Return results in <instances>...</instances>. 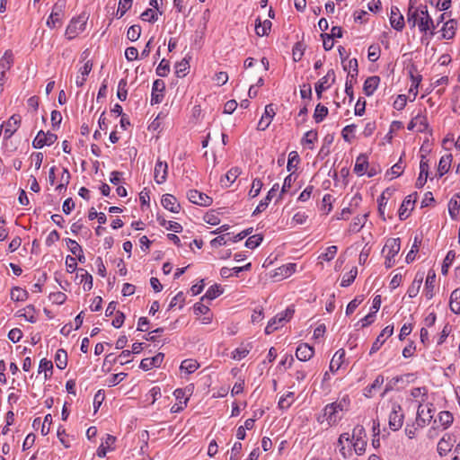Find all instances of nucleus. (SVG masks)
Listing matches in <instances>:
<instances>
[{
	"label": "nucleus",
	"instance_id": "30",
	"mask_svg": "<svg viewBox=\"0 0 460 460\" xmlns=\"http://www.w3.org/2000/svg\"><path fill=\"white\" fill-rule=\"evenodd\" d=\"M460 208V192L455 194V196L449 200L448 211L449 215L453 219L457 218V211Z\"/></svg>",
	"mask_w": 460,
	"mask_h": 460
},
{
	"label": "nucleus",
	"instance_id": "1",
	"mask_svg": "<svg viewBox=\"0 0 460 460\" xmlns=\"http://www.w3.org/2000/svg\"><path fill=\"white\" fill-rule=\"evenodd\" d=\"M349 398L348 395L343 396L338 401L327 404L323 409V417L326 418L327 425H336L341 420L340 411H347L349 407Z\"/></svg>",
	"mask_w": 460,
	"mask_h": 460
},
{
	"label": "nucleus",
	"instance_id": "52",
	"mask_svg": "<svg viewBox=\"0 0 460 460\" xmlns=\"http://www.w3.org/2000/svg\"><path fill=\"white\" fill-rule=\"evenodd\" d=\"M141 34V27L134 24L130 26L127 31V37L131 41H136L139 39Z\"/></svg>",
	"mask_w": 460,
	"mask_h": 460
},
{
	"label": "nucleus",
	"instance_id": "28",
	"mask_svg": "<svg viewBox=\"0 0 460 460\" xmlns=\"http://www.w3.org/2000/svg\"><path fill=\"white\" fill-rule=\"evenodd\" d=\"M384 376L382 375H378L372 385L367 386L364 389V395L367 398H371L374 394V392L376 389H379L381 385L384 384Z\"/></svg>",
	"mask_w": 460,
	"mask_h": 460
},
{
	"label": "nucleus",
	"instance_id": "13",
	"mask_svg": "<svg viewBox=\"0 0 460 460\" xmlns=\"http://www.w3.org/2000/svg\"><path fill=\"white\" fill-rule=\"evenodd\" d=\"M164 353L159 352L152 358H144L140 362V368H142L144 371H147L153 367H159L164 360Z\"/></svg>",
	"mask_w": 460,
	"mask_h": 460
},
{
	"label": "nucleus",
	"instance_id": "16",
	"mask_svg": "<svg viewBox=\"0 0 460 460\" xmlns=\"http://www.w3.org/2000/svg\"><path fill=\"white\" fill-rule=\"evenodd\" d=\"M332 76V83H334L335 81V75H334V71L332 69V70H329L327 75H324L323 78H321L316 84H315V92H316V94H317V97L318 99H321L322 98V93H323V91H324L326 88L330 87V84H328L329 82V78Z\"/></svg>",
	"mask_w": 460,
	"mask_h": 460
},
{
	"label": "nucleus",
	"instance_id": "4",
	"mask_svg": "<svg viewBox=\"0 0 460 460\" xmlns=\"http://www.w3.org/2000/svg\"><path fill=\"white\" fill-rule=\"evenodd\" d=\"M403 421L404 413L402 406L397 402H393L389 414V428L394 431H397L402 427Z\"/></svg>",
	"mask_w": 460,
	"mask_h": 460
},
{
	"label": "nucleus",
	"instance_id": "63",
	"mask_svg": "<svg viewBox=\"0 0 460 460\" xmlns=\"http://www.w3.org/2000/svg\"><path fill=\"white\" fill-rule=\"evenodd\" d=\"M141 19L146 22H155L157 20V13L153 9L149 8L142 13Z\"/></svg>",
	"mask_w": 460,
	"mask_h": 460
},
{
	"label": "nucleus",
	"instance_id": "32",
	"mask_svg": "<svg viewBox=\"0 0 460 460\" xmlns=\"http://www.w3.org/2000/svg\"><path fill=\"white\" fill-rule=\"evenodd\" d=\"M367 214H364L362 216H358L353 218V221L349 225V231L357 233L360 231V229L364 226L366 221H367Z\"/></svg>",
	"mask_w": 460,
	"mask_h": 460
},
{
	"label": "nucleus",
	"instance_id": "10",
	"mask_svg": "<svg viewBox=\"0 0 460 460\" xmlns=\"http://www.w3.org/2000/svg\"><path fill=\"white\" fill-rule=\"evenodd\" d=\"M165 90V84L161 79H156L153 83L152 87V96H151V104H157L163 101L164 92Z\"/></svg>",
	"mask_w": 460,
	"mask_h": 460
},
{
	"label": "nucleus",
	"instance_id": "47",
	"mask_svg": "<svg viewBox=\"0 0 460 460\" xmlns=\"http://www.w3.org/2000/svg\"><path fill=\"white\" fill-rule=\"evenodd\" d=\"M452 163V155H447L441 157L438 163V172H448Z\"/></svg>",
	"mask_w": 460,
	"mask_h": 460
},
{
	"label": "nucleus",
	"instance_id": "17",
	"mask_svg": "<svg viewBox=\"0 0 460 460\" xmlns=\"http://www.w3.org/2000/svg\"><path fill=\"white\" fill-rule=\"evenodd\" d=\"M314 354V349L313 347L308 345L307 343H301L298 345L296 350V357L300 361L309 360Z\"/></svg>",
	"mask_w": 460,
	"mask_h": 460
},
{
	"label": "nucleus",
	"instance_id": "41",
	"mask_svg": "<svg viewBox=\"0 0 460 460\" xmlns=\"http://www.w3.org/2000/svg\"><path fill=\"white\" fill-rule=\"evenodd\" d=\"M199 367V364L197 360L188 358L181 362V370H185L188 374H191L195 372Z\"/></svg>",
	"mask_w": 460,
	"mask_h": 460
},
{
	"label": "nucleus",
	"instance_id": "14",
	"mask_svg": "<svg viewBox=\"0 0 460 460\" xmlns=\"http://www.w3.org/2000/svg\"><path fill=\"white\" fill-rule=\"evenodd\" d=\"M276 112L273 109L272 104H268L265 107L264 114L261 116L257 128L259 130H265L270 124L272 119L274 118Z\"/></svg>",
	"mask_w": 460,
	"mask_h": 460
},
{
	"label": "nucleus",
	"instance_id": "26",
	"mask_svg": "<svg viewBox=\"0 0 460 460\" xmlns=\"http://www.w3.org/2000/svg\"><path fill=\"white\" fill-rule=\"evenodd\" d=\"M271 22L269 20H265L261 22L260 18H257L255 21V32L258 36L262 37L269 34V31L271 28Z\"/></svg>",
	"mask_w": 460,
	"mask_h": 460
},
{
	"label": "nucleus",
	"instance_id": "18",
	"mask_svg": "<svg viewBox=\"0 0 460 460\" xmlns=\"http://www.w3.org/2000/svg\"><path fill=\"white\" fill-rule=\"evenodd\" d=\"M390 22L392 27L396 31H402L404 27L403 16L395 6H393L391 9Z\"/></svg>",
	"mask_w": 460,
	"mask_h": 460
},
{
	"label": "nucleus",
	"instance_id": "43",
	"mask_svg": "<svg viewBox=\"0 0 460 460\" xmlns=\"http://www.w3.org/2000/svg\"><path fill=\"white\" fill-rule=\"evenodd\" d=\"M28 292L19 287H14L11 290V299L13 301H25L28 298Z\"/></svg>",
	"mask_w": 460,
	"mask_h": 460
},
{
	"label": "nucleus",
	"instance_id": "45",
	"mask_svg": "<svg viewBox=\"0 0 460 460\" xmlns=\"http://www.w3.org/2000/svg\"><path fill=\"white\" fill-rule=\"evenodd\" d=\"M420 243H421V239L419 238L418 236H415L411 249L406 255V262L407 263H411L415 260V256L419 251V246L420 245Z\"/></svg>",
	"mask_w": 460,
	"mask_h": 460
},
{
	"label": "nucleus",
	"instance_id": "6",
	"mask_svg": "<svg viewBox=\"0 0 460 460\" xmlns=\"http://www.w3.org/2000/svg\"><path fill=\"white\" fill-rule=\"evenodd\" d=\"M187 198L191 203L201 207H208L213 202L212 198L197 190H189L187 192Z\"/></svg>",
	"mask_w": 460,
	"mask_h": 460
},
{
	"label": "nucleus",
	"instance_id": "31",
	"mask_svg": "<svg viewBox=\"0 0 460 460\" xmlns=\"http://www.w3.org/2000/svg\"><path fill=\"white\" fill-rule=\"evenodd\" d=\"M456 22L455 20H449L445 22L442 28V36L444 39L450 40L455 36Z\"/></svg>",
	"mask_w": 460,
	"mask_h": 460
},
{
	"label": "nucleus",
	"instance_id": "40",
	"mask_svg": "<svg viewBox=\"0 0 460 460\" xmlns=\"http://www.w3.org/2000/svg\"><path fill=\"white\" fill-rule=\"evenodd\" d=\"M174 396L176 397V399L180 402V403H183V406L181 405V406H178L176 409H175V406H173L172 408V412H178L179 411L182 410L184 406L187 405V402H188V397H186L185 395V392L184 390L182 389H176L173 393Z\"/></svg>",
	"mask_w": 460,
	"mask_h": 460
},
{
	"label": "nucleus",
	"instance_id": "25",
	"mask_svg": "<svg viewBox=\"0 0 460 460\" xmlns=\"http://www.w3.org/2000/svg\"><path fill=\"white\" fill-rule=\"evenodd\" d=\"M436 273L429 270L425 282V296L428 299H431L434 296Z\"/></svg>",
	"mask_w": 460,
	"mask_h": 460
},
{
	"label": "nucleus",
	"instance_id": "54",
	"mask_svg": "<svg viewBox=\"0 0 460 460\" xmlns=\"http://www.w3.org/2000/svg\"><path fill=\"white\" fill-rule=\"evenodd\" d=\"M263 236L261 234L252 235L246 240L245 246L249 249H254L261 244Z\"/></svg>",
	"mask_w": 460,
	"mask_h": 460
},
{
	"label": "nucleus",
	"instance_id": "7",
	"mask_svg": "<svg viewBox=\"0 0 460 460\" xmlns=\"http://www.w3.org/2000/svg\"><path fill=\"white\" fill-rule=\"evenodd\" d=\"M433 405L430 403V407L428 408V416L424 415V406L422 403H420L417 410V416L414 424L417 425L419 429L424 428L426 425L429 424L431 420L433 419Z\"/></svg>",
	"mask_w": 460,
	"mask_h": 460
},
{
	"label": "nucleus",
	"instance_id": "56",
	"mask_svg": "<svg viewBox=\"0 0 460 460\" xmlns=\"http://www.w3.org/2000/svg\"><path fill=\"white\" fill-rule=\"evenodd\" d=\"M368 165L367 158L365 155H359L356 161L354 172H360L367 170Z\"/></svg>",
	"mask_w": 460,
	"mask_h": 460
},
{
	"label": "nucleus",
	"instance_id": "23",
	"mask_svg": "<svg viewBox=\"0 0 460 460\" xmlns=\"http://www.w3.org/2000/svg\"><path fill=\"white\" fill-rule=\"evenodd\" d=\"M379 82H380L379 76L373 75V76L367 77L366 79V81L364 83V86H363L364 93L367 96H371L374 93V92L376 90V88L379 84Z\"/></svg>",
	"mask_w": 460,
	"mask_h": 460
},
{
	"label": "nucleus",
	"instance_id": "57",
	"mask_svg": "<svg viewBox=\"0 0 460 460\" xmlns=\"http://www.w3.org/2000/svg\"><path fill=\"white\" fill-rule=\"evenodd\" d=\"M237 176L238 174H221L219 182L222 187L227 188L236 181Z\"/></svg>",
	"mask_w": 460,
	"mask_h": 460
},
{
	"label": "nucleus",
	"instance_id": "11",
	"mask_svg": "<svg viewBox=\"0 0 460 460\" xmlns=\"http://www.w3.org/2000/svg\"><path fill=\"white\" fill-rule=\"evenodd\" d=\"M85 22L81 18L73 19L66 30V36L68 40L75 38L79 32L84 30Z\"/></svg>",
	"mask_w": 460,
	"mask_h": 460
},
{
	"label": "nucleus",
	"instance_id": "27",
	"mask_svg": "<svg viewBox=\"0 0 460 460\" xmlns=\"http://www.w3.org/2000/svg\"><path fill=\"white\" fill-rule=\"evenodd\" d=\"M449 307L453 313L460 314V288H456L451 293Z\"/></svg>",
	"mask_w": 460,
	"mask_h": 460
},
{
	"label": "nucleus",
	"instance_id": "24",
	"mask_svg": "<svg viewBox=\"0 0 460 460\" xmlns=\"http://www.w3.org/2000/svg\"><path fill=\"white\" fill-rule=\"evenodd\" d=\"M401 249V240L400 238H390L386 241L385 245L384 247V251L387 250V254L392 257H395Z\"/></svg>",
	"mask_w": 460,
	"mask_h": 460
},
{
	"label": "nucleus",
	"instance_id": "59",
	"mask_svg": "<svg viewBox=\"0 0 460 460\" xmlns=\"http://www.w3.org/2000/svg\"><path fill=\"white\" fill-rule=\"evenodd\" d=\"M299 163V156L296 152L293 151L288 155V161L287 164V169L288 172L296 168Z\"/></svg>",
	"mask_w": 460,
	"mask_h": 460
},
{
	"label": "nucleus",
	"instance_id": "3",
	"mask_svg": "<svg viewBox=\"0 0 460 460\" xmlns=\"http://www.w3.org/2000/svg\"><path fill=\"white\" fill-rule=\"evenodd\" d=\"M294 309L288 307L284 312L278 314L275 317L270 319L265 328V333L270 334L279 329V326H282L285 322H288L291 319Z\"/></svg>",
	"mask_w": 460,
	"mask_h": 460
},
{
	"label": "nucleus",
	"instance_id": "62",
	"mask_svg": "<svg viewBox=\"0 0 460 460\" xmlns=\"http://www.w3.org/2000/svg\"><path fill=\"white\" fill-rule=\"evenodd\" d=\"M132 0H119L117 13H119V18H121L128 10L131 7Z\"/></svg>",
	"mask_w": 460,
	"mask_h": 460
},
{
	"label": "nucleus",
	"instance_id": "35",
	"mask_svg": "<svg viewBox=\"0 0 460 460\" xmlns=\"http://www.w3.org/2000/svg\"><path fill=\"white\" fill-rule=\"evenodd\" d=\"M420 16V10L414 8L412 4H410L407 19L408 23L411 27H415L416 25H418V22Z\"/></svg>",
	"mask_w": 460,
	"mask_h": 460
},
{
	"label": "nucleus",
	"instance_id": "55",
	"mask_svg": "<svg viewBox=\"0 0 460 460\" xmlns=\"http://www.w3.org/2000/svg\"><path fill=\"white\" fill-rule=\"evenodd\" d=\"M31 167H33L35 171H38L40 168L42 160H43V154L40 152L33 153L31 157Z\"/></svg>",
	"mask_w": 460,
	"mask_h": 460
},
{
	"label": "nucleus",
	"instance_id": "49",
	"mask_svg": "<svg viewBox=\"0 0 460 460\" xmlns=\"http://www.w3.org/2000/svg\"><path fill=\"white\" fill-rule=\"evenodd\" d=\"M456 257V252L454 251H449L443 261V264L441 267V272L443 275H447L448 272V269L452 264L454 259Z\"/></svg>",
	"mask_w": 460,
	"mask_h": 460
},
{
	"label": "nucleus",
	"instance_id": "48",
	"mask_svg": "<svg viewBox=\"0 0 460 460\" xmlns=\"http://www.w3.org/2000/svg\"><path fill=\"white\" fill-rule=\"evenodd\" d=\"M333 197L331 194H325L322 200L321 210L323 214H329L332 209Z\"/></svg>",
	"mask_w": 460,
	"mask_h": 460
},
{
	"label": "nucleus",
	"instance_id": "5",
	"mask_svg": "<svg viewBox=\"0 0 460 460\" xmlns=\"http://www.w3.org/2000/svg\"><path fill=\"white\" fill-rule=\"evenodd\" d=\"M57 139L58 136L56 134L49 131L44 132L43 130H40L32 142V146L34 148H42L45 146L54 144Z\"/></svg>",
	"mask_w": 460,
	"mask_h": 460
},
{
	"label": "nucleus",
	"instance_id": "9",
	"mask_svg": "<svg viewBox=\"0 0 460 460\" xmlns=\"http://www.w3.org/2000/svg\"><path fill=\"white\" fill-rule=\"evenodd\" d=\"M456 442L454 437L450 433H446L438 443V453L439 456H446L453 448Z\"/></svg>",
	"mask_w": 460,
	"mask_h": 460
},
{
	"label": "nucleus",
	"instance_id": "60",
	"mask_svg": "<svg viewBox=\"0 0 460 460\" xmlns=\"http://www.w3.org/2000/svg\"><path fill=\"white\" fill-rule=\"evenodd\" d=\"M126 86H127L126 79H121L119 82L117 96L122 102L126 101L127 95H128V91L126 89Z\"/></svg>",
	"mask_w": 460,
	"mask_h": 460
},
{
	"label": "nucleus",
	"instance_id": "20",
	"mask_svg": "<svg viewBox=\"0 0 460 460\" xmlns=\"http://www.w3.org/2000/svg\"><path fill=\"white\" fill-rule=\"evenodd\" d=\"M21 123V118L19 115H13L8 121L5 123V128L4 132V138H10L13 133L17 130Z\"/></svg>",
	"mask_w": 460,
	"mask_h": 460
},
{
	"label": "nucleus",
	"instance_id": "58",
	"mask_svg": "<svg viewBox=\"0 0 460 460\" xmlns=\"http://www.w3.org/2000/svg\"><path fill=\"white\" fill-rule=\"evenodd\" d=\"M170 71V65H169V61L166 60V59H162L160 64L158 65L157 68H156V74L159 75V76H162V77H164L168 75Z\"/></svg>",
	"mask_w": 460,
	"mask_h": 460
},
{
	"label": "nucleus",
	"instance_id": "39",
	"mask_svg": "<svg viewBox=\"0 0 460 460\" xmlns=\"http://www.w3.org/2000/svg\"><path fill=\"white\" fill-rule=\"evenodd\" d=\"M55 362L57 367L59 369L66 368L67 365V354L66 351L63 349H58L56 356H55Z\"/></svg>",
	"mask_w": 460,
	"mask_h": 460
},
{
	"label": "nucleus",
	"instance_id": "64",
	"mask_svg": "<svg viewBox=\"0 0 460 460\" xmlns=\"http://www.w3.org/2000/svg\"><path fill=\"white\" fill-rule=\"evenodd\" d=\"M304 47L301 42H297L293 48V59L295 62L299 61L304 55Z\"/></svg>",
	"mask_w": 460,
	"mask_h": 460
},
{
	"label": "nucleus",
	"instance_id": "15",
	"mask_svg": "<svg viewBox=\"0 0 460 460\" xmlns=\"http://www.w3.org/2000/svg\"><path fill=\"white\" fill-rule=\"evenodd\" d=\"M161 203L165 209H167L172 213L180 212L181 205L177 201V199L172 194L164 195L162 197Z\"/></svg>",
	"mask_w": 460,
	"mask_h": 460
},
{
	"label": "nucleus",
	"instance_id": "38",
	"mask_svg": "<svg viewBox=\"0 0 460 460\" xmlns=\"http://www.w3.org/2000/svg\"><path fill=\"white\" fill-rule=\"evenodd\" d=\"M13 62V55L11 50H6L0 60V69L8 71Z\"/></svg>",
	"mask_w": 460,
	"mask_h": 460
},
{
	"label": "nucleus",
	"instance_id": "21",
	"mask_svg": "<svg viewBox=\"0 0 460 460\" xmlns=\"http://www.w3.org/2000/svg\"><path fill=\"white\" fill-rule=\"evenodd\" d=\"M421 16L420 17V20L418 22V27L420 31H427L430 29V27H434L433 21L429 15L427 7L425 6L424 9L420 10Z\"/></svg>",
	"mask_w": 460,
	"mask_h": 460
},
{
	"label": "nucleus",
	"instance_id": "44",
	"mask_svg": "<svg viewBox=\"0 0 460 460\" xmlns=\"http://www.w3.org/2000/svg\"><path fill=\"white\" fill-rule=\"evenodd\" d=\"M358 275L357 267H353L349 272L345 273L342 277L341 286L349 287L356 279Z\"/></svg>",
	"mask_w": 460,
	"mask_h": 460
},
{
	"label": "nucleus",
	"instance_id": "51",
	"mask_svg": "<svg viewBox=\"0 0 460 460\" xmlns=\"http://www.w3.org/2000/svg\"><path fill=\"white\" fill-rule=\"evenodd\" d=\"M175 68H176L175 74L178 77L185 76L190 68L188 60L183 58L181 62L176 64Z\"/></svg>",
	"mask_w": 460,
	"mask_h": 460
},
{
	"label": "nucleus",
	"instance_id": "46",
	"mask_svg": "<svg viewBox=\"0 0 460 460\" xmlns=\"http://www.w3.org/2000/svg\"><path fill=\"white\" fill-rule=\"evenodd\" d=\"M454 418L450 411H444L439 412L438 414V421L444 427V429H447L453 422Z\"/></svg>",
	"mask_w": 460,
	"mask_h": 460
},
{
	"label": "nucleus",
	"instance_id": "33",
	"mask_svg": "<svg viewBox=\"0 0 460 460\" xmlns=\"http://www.w3.org/2000/svg\"><path fill=\"white\" fill-rule=\"evenodd\" d=\"M422 280H423L422 276L418 278V275H417L415 277V279H413L412 283L411 284V286L408 288V290H407V294H408L409 297L412 298L418 295V293L420 289L421 284H422Z\"/></svg>",
	"mask_w": 460,
	"mask_h": 460
},
{
	"label": "nucleus",
	"instance_id": "22",
	"mask_svg": "<svg viewBox=\"0 0 460 460\" xmlns=\"http://www.w3.org/2000/svg\"><path fill=\"white\" fill-rule=\"evenodd\" d=\"M66 245L69 248V251L72 252V254L75 255L77 257V260L81 263H84L85 257L84 255V252L82 247L78 244V243L73 239H66Z\"/></svg>",
	"mask_w": 460,
	"mask_h": 460
},
{
	"label": "nucleus",
	"instance_id": "53",
	"mask_svg": "<svg viewBox=\"0 0 460 460\" xmlns=\"http://www.w3.org/2000/svg\"><path fill=\"white\" fill-rule=\"evenodd\" d=\"M416 121V129L419 132H424L428 128L427 118L423 115L418 114L413 118Z\"/></svg>",
	"mask_w": 460,
	"mask_h": 460
},
{
	"label": "nucleus",
	"instance_id": "36",
	"mask_svg": "<svg viewBox=\"0 0 460 460\" xmlns=\"http://www.w3.org/2000/svg\"><path fill=\"white\" fill-rule=\"evenodd\" d=\"M345 356V350L343 349H339L332 358L330 363V370L332 372L337 371L341 364V359Z\"/></svg>",
	"mask_w": 460,
	"mask_h": 460
},
{
	"label": "nucleus",
	"instance_id": "19",
	"mask_svg": "<svg viewBox=\"0 0 460 460\" xmlns=\"http://www.w3.org/2000/svg\"><path fill=\"white\" fill-rule=\"evenodd\" d=\"M65 6L64 2H58L54 4L52 13H50L47 25L50 28L56 27L57 23L60 22V13Z\"/></svg>",
	"mask_w": 460,
	"mask_h": 460
},
{
	"label": "nucleus",
	"instance_id": "42",
	"mask_svg": "<svg viewBox=\"0 0 460 460\" xmlns=\"http://www.w3.org/2000/svg\"><path fill=\"white\" fill-rule=\"evenodd\" d=\"M223 293V289L219 285L211 286L202 296L201 300L208 299L213 300Z\"/></svg>",
	"mask_w": 460,
	"mask_h": 460
},
{
	"label": "nucleus",
	"instance_id": "61",
	"mask_svg": "<svg viewBox=\"0 0 460 460\" xmlns=\"http://www.w3.org/2000/svg\"><path fill=\"white\" fill-rule=\"evenodd\" d=\"M419 428L416 424L412 423H407L404 429L405 435L410 439H413L417 437Z\"/></svg>",
	"mask_w": 460,
	"mask_h": 460
},
{
	"label": "nucleus",
	"instance_id": "8",
	"mask_svg": "<svg viewBox=\"0 0 460 460\" xmlns=\"http://www.w3.org/2000/svg\"><path fill=\"white\" fill-rule=\"evenodd\" d=\"M416 199H417V193L415 192L413 194L408 195L403 199L402 203L401 204V206L399 207V209H398V216L401 220H405L409 217V216H410V213L408 212L410 209L409 208L411 207V210L413 209V206L416 201Z\"/></svg>",
	"mask_w": 460,
	"mask_h": 460
},
{
	"label": "nucleus",
	"instance_id": "2",
	"mask_svg": "<svg viewBox=\"0 0 460 460\" xmlns=\"http://www.w3.org/2000/svg\"><path fill=\"white\" fill-rule=\"evenodd\" d=\"M366 431L363 426L357 425L352 431V435H350V441L352 443V447L357 455H362L366 450L367 441H366Z\"/></svg>",
	"mask_w": 460,
	"mask_h": 460
},
{
	"label": "nucleus",
	"instance_id": "12",
	"mask_svg": "<svg viewBox=\"0 0 460 460\" xmlns=\"http://www.w3.org/2000/svg\"><path fill=\"white\" fill-rule=\"evenodd\" d=\"M394 333V326L393 325H387L383 329L381 333L377 336L376 341L373 342L372 347L370 349L369 354L372 355L376 353L381 346L385 343V340L384 339V336L390 337Z\"/></svg>",
	"mask_w": 460,
	"mask_h": 460
},
{
	"label": "nucleus",
	"instance_id": "34",
	"mask_svg": "<svg viewBox=\"0 0 460 460\" xmlns=\"http://www.w3.org/2000/svg\"><path fill=\"white\" fill-rule=\"evenodd\" d=\"M116 438L111 435H107L105 442L102 443L97 449V456L99 457H104L107 454L108 448L114 444Z\"/></svg>",
	"mask_w": 460,
	"mask_h": 460
},
{
	"label": "nucleus",
	"instance_id": "29",
	"mask_svg": "<svg viewBox=\"0 0 460 460\" xmlns=\"http://www.w3.org/2000/svg\"><path fill=\"white\" fill-rule=\"evenodd\" d=\"M344 441H350V435L349 433H342L340 435L338 438V447L341 455L343 456V458H347L348 455H351L350 449H346L344 446Z\"/></svg>",
	"mask_w": 460,
	"mask_h": 460
},
{
	"label": "nucleus",
	"instance_id": "50",
	"mask_svg": "<svg viewBox=\"0 0 460 460\" xmlns=\"http://www.w3.org/2000/svg\"><path fill=\"white\" fill-rule=\"evenodd\" d=\"M328 115V108L321 103L316 105L314 118L316 122H321Z\"/></svg>",
	"mask_w": 460,
	"mask_h": 460
},
{
	"label": "nucleus",
	"instance_id": "37",
	"mask_svg": "<svg viewBox=\"0 0 460 460\" xmlns=\"http://www.w3.org/2000/svg\"><path fill=\"white\" fill-rule=\"evenodd\" d=\"M78 271L81 272L80 280L82 283H84V289L85 291L91 290L93 288L92 275L90 273H88L86 270H84V269H79ZM77 277H79V275H77Z\"/></svg>",
	"mask_w": 460,
	"mask_h": 460
}]
</instances>
